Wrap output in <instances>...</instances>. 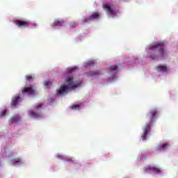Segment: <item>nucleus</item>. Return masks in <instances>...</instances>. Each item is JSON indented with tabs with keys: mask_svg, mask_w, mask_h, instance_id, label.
I'll return each instance as SVG.
<instances>
[{
	"mask_svg": "<svg viewBox=\"0 0 178 178\" xmlns=\"http://www.w3.org/2000/svg\"><path fill=\"white\" fill-rule=\"evenodd\" d=\"M149 49H150V51L158 49L157 54L152 52L149 53V58L152 60H155V59H165L168 58V51L165 49V43H163V42H157L154 45H149Z\"/></svg>",
	"mask_w": 178,
	"mask_h": 178,
	"instance_id": "nucleus-1",
	"label": "nucleus"
},
{
	"mask_svg": "<svg viewBox=\"0 0 178 178\" xmlns=\"http://www.w3.org/2000/svg\"><path fill=\"white\" fill-rule=\"evenodd\" d=\"M157 115L158 111H156V109L151 110L147 115L149 122L143 127V135L142 136L143 141L147 140V136H148L149 131H151V124H154V120L156 118Z\"/></svg>",
	"mask_w": 178,
	"mask_h": 178,
	"instance_id": "nucleus-2",
	"label": "nucleus"
},
{
	"mask_svg": "<svg viewBox=\"0 0 178 178\" xmlns=\"http://www.w3.org/2000/svg\"><path fill=\"white\" fill-rule=\"evenodd\" d=\"M66 81L67 83H68V86L63 85L60 86V89L57 91V94H60V95H63V94H67V92L70 91V88L74 89L76 88V87H80V83L74 82L73 79L72 78H67Z\"/></svg>",
	"mask_w": 178,
	"mask_h": 178,
	"instance_id": "nucleus-3",
	"label": "nucleus"
},
{
	"mask_svg": "<svg viewBox=\"0 0 178 178\" xmlns=\"http://www.w3.org/2000/svg\"><path fill=\"white\" fill-rule=\"evenodd\" d=\"M101 17V13L99 12H94L91 15L88 17H84L83 19V23H88V22H91V20H98Z\"/></svg>",
	"mask_w": 178,
	"mask_h": 178,
	"instance_id": "nucleus-4",
	"label": "nucleus"
},
{
	"mask_svg": "<svg viewBox=\"0 0 178 178\" xmlns=\"http://www.w3.org/2000/svg\"><path fill=\"white\" fill-rule=\"evenodd\" d=\"M37 90L31 85L29 87H25L22 89V95H34Z\"/></svg>",
	"mask_w": 178,
	"mask_h": 178,
	"instance_id": "nucleus-5",
	"label": "nucleus"
},
{
	"mask_svg": "<svg viewBox=\"0 0 178 178\" xmlns=\"http://www.w3.org/2000/svg\"><path fill=\"white\" fill-rule=\"evenodd\" d=\"M14 24H15L17 27L19 28H24L29 27L30 26V22L29 21H23L20 19H16L13 22Z\"/></svg>",
	"mask_w": 178,
	"mask_h": 178,
	"instance_id": "nucleus-6",
	"label": "nucleus"
},
{
	"mask_svg": "<svg viewBox=\"0 0 178 178\" xmlns=\"http://www.w3.org/2000/svg\"><path fill=\"white\" fill-rule=\"evenodd\" d=\"M22 99L19 95L14 96L11 99V108H15V106H16L19 102H22Z\"/></svg>",
	"mask_w": 178,
	"mask_h": 178,
	"instance_id": "nucleus-7",
	"label": "nucleus"
},
{
	"mask_svg": "<svg viewBox=\"0 0 178 178\" xmlns=\"http://www.w3.org/2000/svg\"><path fill=\"white\" fill-rule=\"evenodd\" d=\"M103 9H105L106 12H107L108 15H116V13L112 9V8L106 4L103 5Z\"/></svg>",
	"mask_w": 178,
	"mask_h": 178,
	"instance_id": "nucleus-8",
	"label": "nucleus"
},
{
	"mask_svg": "<svg viewBox=\"0 0 178 178\" xmlns=\"http://www.w3.org/2000/svg\"><path fill=\"white\" fill-rule=\"evenodd\" d=\"M145 170L146 172H148V170H152V172H154V173H159V172H161V168L152 167L151 165H149L146 167Z\"/></svg>",
	"mask_w": 178,
	"mask_h": 178,
	"instance_id": "nucleus-9",
	"label": "nucleus"
},
{
	"mask_svg": "<svg viewBox=\"0 0 178 178\" xmlns=\"http://www.w3.org/2000/svg\"><path fill=\"white\" fill-rule=\"evenodd\" d=\"M63 24H65V21H63V19H56L53 23V25L56 27H62Z\"/></svg>",
	"mask_w": 178,
	"mask_h": 178,
	"instance_id": "nucleus-10",
	"label": "nucleus"
},
{
	"mask_svg": "<svg viewBox=\"0 0 178 178\" xmlns=\"http://www.w3.org/2000/svg\"><path fill=\"white\" fill-rule=\"evenodd\" d=\"M29 116H31V118H35V119H37V118H38L39 116H41V113H34V111H29Z\"/></svg>",
	"mask_w": 178,
	"mask_h": 178,
	"instance_id": "nucleus-11",
	"label": "nucleus"
},
{
	"mask_svg": "<svg viewBox=\"0 0 178 178\" xmlns=\"http://www.w3.org/2000/svg\"><path fill=\"white\" fill-rule=\"evenodd\" d=\"M168 67L166 65H159L156 67L157 72H167Z\"/></svg>",
	"mask_w": 178,
	"mask_h": 178,
	"instance_id": "nucleus-12",
	"label": "nucleus"
},
{
	"mask_svg": "<svg viewBox=\"0 0 178 178\" xmlns=\"http://www.w3.org/2000/svg\"><path fill=\"white\" fill-rule=\"evenodd\" d=\"M101 74H102V73L101 72V71H99V70H96V71L92 72V73L90 74L89 76H93V77H98V76H101Z\"/></svg>",
	"mask_w": 178,
	"mask_h": 178,
	"instance_id": "nucleus-13",
	"label": "nucleus"
},
{
	"mask_svg": "<svg viewBox=\"0 0 178 178\" xmlns=\"http://www.w3.org/2000/svg\"><path fill=\"white\" fill-rule=\"evenodd\" d=\"M19 120H20V116L17 115L13 117L12 118H10V123H17V122H19Z\"/></svg>",
	"mask_w": 178,
	"mask_h": 178,
	"instance_id": "nucleus-14",
	"label": "nucleus"
},
{
	"mask_svg": "<svg viewBox=\"0 0 178 178\" xmlns=\"http://www.w3.org/2000/svg\"><path fill=\"white\" fill-rule=\"evenodd\" d=\"M78 26H79V24L76 22H71L70 24V29H74V27H77Z\"/></svg>",
	"mask_w": 178,
	"mask_h": 178,
	"instance_id": "nucleus-15",
	"label": "nucleus"
},
{
	"mask_svg": "<svg viewBox=\"0 0 178 178\" xmlns=\"http://www.w3.org/2000/svg\"><path fill=\"white\" fill-rule=\"evenodd\" d=\"M25 79H26V80H27V81H33V76L32 75H26Z\"/></svg>",
	"mask_w": 178,
	"mask_h": 178,
	"instance_id": "nucleus-16",
	"label": "nucleus"
},
{
	"mask_svg": "<svg viewBox=\"0 0 178 178\" xmlns=\"http://www.w3.org/2000/svg\"><path fill=\"white\" fill-rule=\"evenodd\" d=\"M11 161L15 162V163H20V162H22V161L19 158L13 159H11Z\"/></svg>",
	"mask_w": 178,
	"mask_h": 178,
	"instance_id": "nucleus-17",
	"label": "nucleus"
},
{
	"mask_svg": "<svg viewBox=\"0 0 178 178\" xmlns=\"http://www.w3.org/2000/svg\"><path fill=\"white\" fill-rule=\"evenodd\" d=\"M44 86L48 88L49 87H51V86H52V83L51 81H47L45 82Z\"/></svg>",
	"mask_w": 178,
	"mask_h": 178,
	"instance_id": "nucleus-18",
	"label": "nucleus"
},
{
	"mask_svg": "<svg viewBox=\"0 0 178 178\" xmlns=\"http://www.w3.org/2000/svg\"><path fill=\"white\" fill-rule=\"evenodd\" d=\"M42 106V104L41 103L37 104L36 106H35V111H37V109H40V108H41Z\"/></svg>",
	"mask_w": 178,
	"mask_h": 178,
	"instance_id": "nucleus-19",
	"label": "nucleus"
},
{
	"mask_svg": "<svg viewBox=\"0 0 178 178\" xmlns=\"http://www.w3.org/2000/svg\"><path fill=\"white\" fill-rule=\"evenodd\" d=\"M87 66H94V65H95V63H94V61H88V63H86Z\"/></svg>",
	"mask_w": 178,
	"mask_h": 178,
	"instance_id": "nucleus-20",
	"label": "nucleus"
},
{
	"mask_svg": "<svg viewBox=\"0 0 178 178\" xmlns=\"http://www.w3.org/2000/svg\"><path fill=\"white\" fill-rule=\"evenodd\" d=\"M110 69L114 70L115 72H118V67L116 65H112L110 67Z\"/></svg>",
	"mask_w": 178,
	"mask_h": 178,
	"instance_id": "nucleus-21",
	"label": "nucleus"
},
{
	"mask_svg": "<svg viewBox=\"0 0 178 178\" xmlns=\"http://www.w3.org/2000/svg\"><path fill=\"white\" fill-rule=\"evenodd\" d=\"M72 109H80V106L79 105H77V104H76V105H73V106H72Z\"/></svg>",
	"mask_w": 178,
	"mask_h": 178,
	"instance_id": "nucleus-22",
	"label": "nucleus"
},
{
	"mask_svg": "<svg viewBox=\"0 0 178 178\" xmlns=\"http://www.w3.org/2000/svg\"><path fill=\"white\" fill-rule=\"evenodd\" d=\"M6 115V110H4L1 112V117L3 118V116H5Z\"/></svg>",
	"mask_w": 178,
	"mask_h": 178,
	"instance_id": "nucleus-23",
	"label": "nucleus"
},
{
	"mask_svg": "<svg viewBox=\"0 0 178 178\" xmlns=\"http://www.w3.org/2000/svg\"><path fill=\"white\" fill-rule=\"evenodd\" d=\"M168 145V144L166 143H163L161 145V147H162V148H164V147H166Z\"/></svg>",
	"mask_w": 178,
	"mask_h": 178,
	"instance_id": "nucleus-24",
	"label": "nucleus"
}]
</instances>
